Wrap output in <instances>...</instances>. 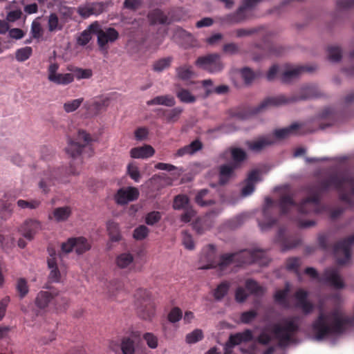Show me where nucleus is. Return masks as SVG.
<instances>
[{
    "label": "nucleus",
    "mask_w": 354,
    "mask_h": 354,
    "mask_svg": "<svg viewBox=\"0 0 354 354\" xmlns=\"http://www.w3.org/2000/svg\"><path fill=\"white\" fill-rule=\"evenodd\" d=\"M343 185L351 188V194L354 196V177L345 172H333L315 183L306 186L305 191L308 196L297 204L292 195L281 196L278 206L281 215H286L291 209L296 208L301 215L319 214L324 209L321 203L322 195L331 189H342Z\"/></svg>",
    "instance_id": "nucleus-1"
},
{
    "label": "nucleus",
    "mask_w": 354,
    "mask_h": 354,
    "mask_svg": "<svg viewBox=\"0 0 354 354\" xmlns=\"http://www.w3.org/2000/svg\"><path fill=\"white\" fill-rule=\"evenodd\" d=\"M354 325V316L349 317L338 309L328 314L319 312L312 324V329L317 340L320 341L330 335L344 333L348 326Z\"/></svg>",
    "instance_id": "nucleus-2"
},
{
    "label": "nucleus",
    "mask_w": 354,
    "mask_h": 354,
    "mask_svg": "<svg viewBox=\"0 0 354 354\" xmlns=\"http://www.w3.org/2000/svg\"><path fill=\"white\" fill-rule=\"evenodd\" d=\"M321 96V91L316 85L307 84L301 87L297 94L290 96L281 94L266 98L255 108L254 112H261L269 106H279Z\"/></svg>",
    "instance_id": "nucleus-3"
},
{
    "label": "nucleus",
    "mask_w": 354,
    "mask_h": 354,
    "mask_svg": "<svg viewBox=\"0 0 354 354\" xmlns=\"http://www.w3.org/2000/svg\"><path fill=\"white\" fill-rule=\"evenodd\" d=\"M266 251L262 250H243L238 252L224 254L216 261V268L223 270L232 263L237 266L257 263L266 264L268 263Z\"/></svg>",
    "instance_id": "nucleus-4"
},
{
    "label": "nucleus",
    "mask_w": 354,
    "mask_h": 354,
    "mask_svg": "<svg viewBox=\"0 0 354 354\" xmlns=\"http://www.w3.org/2000/svg\"><path fill=\"white\" fill-rule=\"evenodd\" d=\"M299 319L298 316H293L283 318L281 323L273 324L271 331L281 346H286L292 341V337L299 330Z\"/></svg>",
    "instance_id": "nucleus-5"
},
{
    "label": "nucleus",
    "mask_w": 354,
    "mask_h": 354,
    "mask_svg": "<svg viewBox=\"0 0 354 354\" xmlns=\"http://www.w3.org/2000/svg\"><path fill=\"white\" fill-rule=\"evenodd\" d=\"M79 171L71 163L70 168L66 169L62 167L53 171H49L44 174L39 182V187L44 192L46 193L49 191V187L53 186L56 183H66L69 182V175H77Z\"/></svg>",
    "instance_id": "nucleus-6"
},
{
    "label": "nucleus",
    "mask_w": 354,
    "mask_h": 354,
    "mask_svg": "<svg viewBox=\"0 0 354 354\" xmlns=\"http://www.w3.org/2000/svg\"><path fill=\"white\" fill-rule=\"evenodd\" d=\"M135 306L138 316L145 320H151L155 315V305L150 292L138 289L135 293Z\"/></svg>",
    "instance_id": "nucleus-7"
},
{
    "label": "nucleus",
    "mask_w": 354,
    "mask_h": 354,
    "mask_svg": "<svg viewBox=\"0 0 354 354\" xmlns=\"http://www.w3.org/2000/svg\"><path fill=\"white\" fill-rule=\"evenodd\" d=\"M50 303H53L57 309L65 308L68 299L58 292L40 291L35 299V305L41 309L46 308Z\"/></svg>",
    "instance_id": "nucleus-8"
},
{
    "label": "nucleus",
    "mask_w": 354,
    "mask_h": 354,
    "mask_svg": "<svg viewBox=\"0 0 354 354\" xmlns=\"http://www.w3.org/2000/svg\"><path fill=\"white\" fill-rule=\"evenodd\" d=\"M195 65L209 73H219L224 68L221 57L218 53H209L200 56L196 59Z\"/></svg>",
    "instance_id": "nucleus-9"
},
{
    "label": "nucleus",
    "mask_w": 354,
    "mask_h": 354,
    "mask_svg": "<svg viewBox=\"0 0 354 354\" xmlns=\"http://www.w3.org/2000/svg\"><path fill=\"white\" fill-rule=\"evenodd\" d=\"M354 244V234L338 241L333 247L337 263L344 266L349 263L351 258V247Z\"/></svg>",
    "instance_id": "nucleus-10"
},
{
    "label": "nucleus",
    "mask_w": 354,
    "mask_h": 354,
    "mask_svg": "<svg viewBox=\"0 0 354 354\" xmlns=\"http://www.w3.org/2000/svg\"><path fill=\"white\" fill-rule=\"evenodd\" d=\"M93 139L89 133L84 130H80L75 140H70L66 149V153L72 158H77L82 152L83 148L88 146Z\"/></svg>",
    "instance_id": "nucleus-11"
},
{
    "label": "nucleus",
    "mask_w": 354,
    "mask_h": 354,
    "mask_svg": "<svg viewBox=\"0 0 354 354\" xmlns=\"http://www.w3.org/2000/svg\"><path fill=\"white\" fill-rule=\"evenodd\" d=\"M91 245L88 242V240L83 237H72L69 238L66 242L63 243L61 246L62 252L64 253H69L73 251V249L78 254H82L89 250Z\"/></svg>",
    "instance_id": "nucleus-12"
},
{
    "label": "nucleus",
    "mask_w": 354,
    "mask_h": 354,
    "mask_svg": "<svg viewBox=\"0 0 354 354\" xmlns=\"http://www.w3.org/2000/svg\"><path fill=\"white\" fill-rule=\"evenodd\" d=\"M141 339L139 330H131L120 339V349L122 354H135L136 345Z\"/></svg>",
    "instance_id": "nucleus-13"
},
{
    "label": "nucleus",
    "mask_w": 354,
    "mask_h": 354,
    "mask_svg": "<svg viewBox=\"0 0 354 354\" xmlns=\"http://www.w3.org/2000/svg\"><path fill=\"white\" fill-rule=\"evenodd\" d=\"M319 281L327 283L337 290L342 289L345 286L339 270L333 267L324 270L322 277L319 278Z\"/></svg>",
    "instance_id": "nucleus-14"
},
{
    "label": "nucleus",
    "mask_w": 354,
    "mask_h": 354,
    "mask_svg": "<svg viewBox=\"0 0 354 354\" xmlns=\"http://www.w3.org/2000/svg\"><path fill=\"white\" fill-rule=\"evenodd\" d=\"M274 201L270 198H266V204L263 209V221H259V225L262 231H266L272 228L277 223V219L272 215V207Z\"/></svg>",
    "instance_id": "nucleus-15"
},
{
    "label": "nucleus",
    "mask_w": 354,
    "mask_h": 354,
    "mask_svg": "<svg viewBox=\"0 0 354 354\" xmlns=\"http://www.w3.org/2000/svg\"><path fill=\"white\" fill-rule=\"evenodd\" d=\"M139 197V192L137 188L128 187L120 188L115 195V201L117 204L124 205L129 202L136 201Z\"/></svg>",
    "instance_id": "nucleus-16"
},
{
    "label": "nucleus",
    "mask_w": 354,
    "mask_h": 354,
    "mask_svg": "<svg viewBox=\"0 0 354 354\" xmlns=\"http://www.w3.org/2000/svg\"><path fill=\"white\" fill-rule=\"evenodd\" d=\"M119 38V32L114 28H105L98 35L97 43L100 50H106L109 43H113Z\"/></svg>",
    "instance_id": "nucleus-17"
},
{
    "label": "nucleus",
    "mask_w": 354,
    "mask_h": 354,
    "mask_svg": "<svg viewBox=\"0 0 354 354\" xmlns=\"http://www.w3.org/2000/svg\"><path fill=\"white\" fill-rule=\"evenodd\" d=\"M107 106L108 100L106 99H92L85 102L83 107L88 117H93L100 114Z\"/></svg>",
    "instance_id": "nucleus-18"
},
{
    "label": "nucleus",
    "mask_w": 354,
    "mask_h": 354,
    "mask_svg": "<svg viewBox=\"0 0 354 354\" xmlns=\"http://www.w3.org/2000/svg\"><path fill=\"white\" fill-rule=\"evenodd\" d=\"M41 230V223L35 219L26 220L20 227L19 232L24 237L31 241L35 235Z\"/></svg>",
    "instance_id": "nucleus-19"
},
{
    "label": "nucleus",
    "mask_w": 354,
    "mask_h": 354,
    "mask_svg": "<svg viewBox=\"0 0 354 354\" xmlns=\"http://www.w3.org/2000/svg\"><path fill=\"white\" fill-rule=\"evenodd\" d=\"M239 168L233 164L228 162L218 167V184L225 185L230 180L236 177V171Z\"/></svg>",
    "instance_id": "nucleus-20"
},
{
    "label": "nucleus",
    "mask_w": 354,
    "mask_h": 354,
    "mask_svg": "<svg viewBox=\"0 0 354 354\" xmlns=\"http://www.w3.org/2000/svg\"><path fill=\"white\" fill-rule=\"evenodd\" d=\"M308 292L303 289H299L295 293L296 307L301 309L306 315L310 314L314 309V305L308 300Z\"/></svg>",
    "instance_id": "nucleus-21"
},
{
    "label": "nucleus",
    "mask_w": 354,
    "mask_h": 354,
    "mask_svg": "<svg viewBox=\"0 0 354 354\" xmlns=\"http://www.w3.org/2000/svg\"><path fill=\"white\" fill-rule=\"evenodd\" d=\"M275 139L273 136L267 135L260 137L256 140L247 142V146L252 151H260L266 147L273 145Z\"/></svg>",
    "instance_id": "nucleus-22"
},
{
    "label": "nucleus",
    "mask_w": 354,
    "mask_h": 354,
    "mask_svg": "<svg viewBox=\"0 0 354 354\" xmlns=\"http://www.w3.org/2000/svg\"><path fill=\"white\" fill-rule=\"evenodd\" d=\"M247 17V12L240 6L234 12L223 16L221 21L223 24H237L244 21Z\"/></svg>",
    "instance_id": "nucleus-23"
},
{
    "label": "nucleus",
    "mask_w": 354,
    "mask_h": 354,
    "mask_svg": "<svg viewBox=\"0 0 354 354\" xmlns=\"http://www.w3.org/2000/svg\"><path fill=\"white\" fill-rule=\"evenodd\" d=\"M285 231L283 228H280L278 231L277 241L280 242L282 250L286 251L296 248L300 244L299 239L295 236L284 237Z\"/></svg>",
    "instance_id": "nucleus-24"
},
{
    "label": "nucleus",
    "mask_w": 354,
    "mask_h": 354,
    "mask_svg": "<svg viewBox=\"0 0 354 354\" xmlns=\"http://www.w3.org/2000/svg\"><path fill=\"white\" fill-rule=\"evenodd\" d=\"M315 68L308 66H297L284 71L281 75V81L283 83H289L292 80L297 78L302 72H311Z\"/></svg>",
    "instance_id": "nucleus-25"
},
{
    "label": "nucleus",
    "mask_w": 354,
    "mask_h": 354,
    "mask_svg": "<svg viewBox=\"0 0 354 354\" xmlns=\"http://www.w3.org/2000/svg\"><path fill=\"white\" fill-rule=\"evenodd\" d=\"M183 111V109L180 107H175L172 109H160L158 115L167 123H174L178 120Z\"/></svg>",
    "instance_id": "nucleus-26"
},
{
    "label": "nucleus",
    "mask_w": 354,
    "mask_h": 354,
    "mask_svg": "<svg viewBox=\"0 0 354 354\" xmlns=\"http://www.w3.org/2000/svg\"><path fill=\"white\" fill-rule=\"evenodd\" d=\"M216 254V247L209 244L202 252L201 259H204L207 261V264L201 267L202 269H209L216 268V261L214 260Z\"/></svg>",
    "instance_id": "nucleus-27"
},
{
    "label": "nucleus",
    "mask_w": 354,
    "mask_h": 354,
    "mask_svg": "<svg viewBox=\"0 0 354 354\" xmlns=\"http://www.w3.org/2000/svg\"><path fill=\"white\" fill-rule=\"evenodd\" d=\"M71 214V209L68 206L57 207L53 209L52 213L49 214L48 219L54 220L59 223L66 221Z\"/></svg>",
    "instance_id": "nucleus-28"
},
{
    "label": "nucleus",
    "mask_w": 354,
    "mask_h": 354,
    "mask_svg": "<svg viewBox=\"0 0 354 354\" xmlns=\"http://www.w3.org/2000/svg\"><path fill=\"white\" fill-rule=\"evenodd\" d=\"M147 17L151 25L169 24L167 15L159 8L151 10L148 13Z\"/></svg>",
    "instance_id": "nucleus-29"
},
{
    "label": "nucleus",
    "mask_w": 354,
    "mask_h": 354,
    "mask_svg": "<svg viewBox=\"0 0 354 354\" xmlns=\"http://www.w3.org/2000/svg\"><path fill=\"white\" fill-rule=\"evenodd\" d=\"M301 125L298 123H293L289 127L276 129L274 131V136L278 139H283L291 135H299Z\"/></svg>",
    "instance_id": "nucleus-30"
},
{
    "label": "nucleus",
    "mask_w": 354,
    "mask_h": 354,
    "mask_svg": "<svg viewBox=\"0 0 354 354\" xmlns=\"http://www.w3.org/2000/svg\"><path fill=\"white\" fill-rule=\"evenodd\" d=\"M154 153V149L147 145L132 148L130 151L131 157L133 158H147L151 157Z\"/></svg>",
    "instance_id": "nucleus-31"
},
{
    "label": "nucleus",
    "mask_w": 354,
    "mask_h": 354,
    "mask_svg": "<svg viewBox=\"0 0 354 354\" xmlns=\"http://www.w3.org/2000/svg\"><path fill=\"white\" fill-rule=\"evenodd\" d=\"M48 268L50 270L48 279L51 283H59L61 281V273L57 266V260L53 258L47 259Z\"/></svg>",
    "instance_id": "nucleus-32"
},
{
    "label": "nucleus",
    "mask_w": 354,
    "mask_h": 354,
    "mask_svg": "<svg viewBox=\"0 0 354 354\" xmlns=\"http://www.w3.org/2000/svg\"><path fill=\"white\" fill-rule=\"evenodd\" d=\"M195 202L201 207H207L215 203V201L210 197L209 191L207 189L198 191L195 196Z\"/></svg>",
    "instance_id": "nucleus-33"
},
{
    "label": "nucleus",
    "mask_w": 354,
    "mask_h": 354,
    "mask_svg": "<svg viewBox=\"0 0 354 354\" xmlns=\"http://www.w3.org/2000/svg\"><path fill=\"white\" fill-rule=\"evenodd\" d=\"M147 104L148 106L163 105L172 107L176 104V100L174 96L171 95H159L147 101Z\"/></svg>",
    "instance_id": "nucleus-34"
},
{
    "label": "nucleus",
    "mask_w": 354,
    "mask_h": 354,
    "mask_svg": "<svg viewBox=\"0 0 354 354\" xmlns=\"http://www.w3.org/2000/svg\"><path fill=\"white\" fill-rule=\"evenodd\" d=\"M231 156L232 161L230 163L233 164L238 168H241L242 163L246 160L247 154L245 151L238 147H233L230 149Z\"/></svg>",
    "instance_id": "nucleus-35"
},
{
    "label": "nucleus",
    "mask_w": 354,
    "mask_h": 354,
    "mask_svg": "<svg viewBox=\"0 0 354 354\" xmlns=\"http://www.w3.org/2000/svg\"><path fill=\"white\" fill-rule=\"evenodd\" d=\"M133 260V256L131 253L124 252L116 257L115 263L120 269L130 268Z\"/></svg>",
    "instance_id": "nucleus-36"
},
{
    "label": "nucleus",
    "mask_w": 354,
    "mask_h": 354,
    "mask_svg": "<svg viewBox=\"0 0 354 354\" xmlns=\"http://www.w3.org/2000/svg\"><path fill=\"white\" fill-rule=\"evenodd\" d=\"M262 53L261 55L254 56L253 59L255 61H259L264 57L278 56L281 53V48L275 46L272 44L266 45V48L261 49Z\"/></svg>",
    "instance_id": "nucleus-37"
},
{
    "label": "nucleus",
    "mask_w": 354,
    "mask_h": 354,
    "mask_svg": "<svg viewBox=\"0 0 354 354\" xmlns=\"http://www.w3.org/2000/svg\"><path fill=\"white\" fill-rule=\"evenodd\" d=\"M290 292V286L288 283H286L285 288L282 290H278L274 295V299L275 302L279 304L288 307V296Z\"/></svg>",
    "instance_id": "nucleus-38"
},
{
    "label": "nucleus",
    "mask_w": 354,
    "mask_h": 354,
    "mask_svg": "<svg viewBox=\"0 0 354 354\" xmlns=\"http://www.w3.org/2000/svg\"><path fill=\"white\" fill-rule=\"evenodd\" d=\"M106 227L111 241L117 242L121 239L119 226L117 223L109 221L106 224Z\"/></svg>",
    "instance_id": "nucleus-39"
},
{
    "label": "nucleus",
    "mask_w": 354,
    "mask_h": 354,
    "mask_svg": "<svg viewBox=\"0 0 354 354\" xmlns=\"http://www.w3.org/2000/svg\"><path fill=\"white\" fill-rule=\"evenodd\" d=\"M245 288L251 295L256 296H261L265 292L264 288L253 279L246 280Z\"/></svg>",
    "instance_id": "nucleus-40"
},
{
    "label": "nucleus",
    "mask_w": 354,
    "mask_h": 354,
    "mask_svg": "<svg viewBox=\"0 0 354 354\" xmlns=\"http://www.w3.org/2000/svg\"><path fill=\"white\" fill-rule=\"evenodd\" d=\"M176 94L179 100L183 103L191 104L196 100V97L186 88H180L178 89Z\"/></svg>",
    "instance_id": "nucleus-41"
},
{
    "label": "nucleus",
    "mask_w": 354,
    "mask_h": 354,
    "mask_svg": "<svg viewBox=\"0 0 354 354\" xmlns=\"http://www.w3.org/2000/svg\"><path fill=\"white\" fill-rule=\"evenodd\" d=\"M192 227L197 234H202L210 228L211 225L206 218H198L194 221Z\"/></svg>",
    "instance_id": "nucleus-42"
},
{
    "label": "nucleus",
    "mask_w": 354,
    "mask_h": 354,
    "mask_svg": "<svg viewBox=\"0 0 354 354\" xmlns=\"http://www.w3.org/2000/svg\"><path fill=\"white\" fill-rule=\"evenodd\" d=\"M74 80V75L72 73H57L50 81L57 84L67 85Z\"/></svg>",
    "instance_id": "nucleus-43"
},
{
    "label": "nucleus",
    "mask_w": 354,
    "mask_h": 354,
    "mask_svg": "<svg viewBox=\"0 0 354 354\" xmlns=\"http://www.w3.org/2000/svg\"><path fill=\"white\" fill-rule=\"evenodd\" d=\"M230 284L227 281H223L217 286L214 290L213 296L217 301L221 300L228 292Z\"/></svg>",
    "instance_id": "nucleus-44"
},
{
    "label": "nucleus",
    "mask_w": 354,
    "mask_h": 354,
    "mask_svg": "<svg viewBox=\"0 0 354 354\" xmlns=\"http://www.w3.org/2000/svg\"><path fill=\"white\" fill-rule=\"evenodd\" d=\"M172 60L173 58L171 57H167L156 61L153 64V71L156 72H161L163 70L168 68L170 66Z\"/></svg>",
    "instance_id": "nucleus-45"
},
{
    "label": "nucleus",
    "mask_w": 354,
    "mask_h": 354,
    "mask_svg": "<svg viewBox=\"0 0 354 354\" xmlns=\"http://www.w3.org/2000/svg\"><path fill=\"white\" fill-rule=\"evenodd\" d=\"M16 290L20 299L24 298L29 292L28 282L24 278H19L17 281Z\"/></svg>",
    "instance_id": "nucleus-46"
},
{
    "label": "nucleus",
    "mask_w": 354,
    "mask_h": 354,
    "mask_svg": "<svg viewBox=\"0 0 354 354\" xmlns=\"http://www.w3.org/2000/svg\"><path fill=\"white\" fill-rule=\"evenodd\" d=\"M84 102V98L80 97L66 102L63 105V109L66 113H72L78 109Z\"/></svg>",
    "instance_id": "nucleus-47"
},
{
    "label": "nucleus",
    "mask_w": 354,
    "mask_h": 354,
    "mask_svg": "<svg viewBox=\"0 0 354 354\" xmlns=\"http://www.w3.org/2000/svg\"><path fill=\"white\" fill-rule=\"evenodd\" d=\"M176 74L179 79L187 80L193 76L194 72L192 69V66L184 65L176 68Z\"/></svg>",
    "instance_id": "nucleus-48"
},
{
    "label": "nucleus",
    "mask_w": 354,
    "mask_h": 354,
    "mask_svg": "<svg viewBox=\"0 0 354 354\" xmlns=\"http://www.w3.org/2000/svg\"><path fill=\"white\" fill-rule=\"evenodd\" d=\"M189 199L187 196L179 194L175 196L173 203V207L175 209H186L188 207Z\"/></svg>",
    "instance_id": "nucleus-49"
},
{
    "label": "nucleus",
    "mask_w": 354,
    "mask_h": 354,
    "mask_svg": "<svg viewBox=\"0 0 354 354\" xmlns=\"http://www.w3.org/2000/svg\"><path fill=\"white\" fill-rule=\"evenodd\" d=\"M17 204L21 209H35L41 205V201L39 199H31L30 201L18 200Z\"/></svg>",
    "instance_id": "nucleus-50"
},
{
    "label": "nucleus",
    "mask_w": 354,
    "mask_h": 354,
    "mask_svg": "<svg viewBox=\"0 0 354 354\" xmlns=\"http://www.w3.org/2000/svg\"><path fill=\"white\" fill-rule=\"evenodd\" d=\"M342 49L337 46L328 47V59L333 62H338L342 59Z\"/></svg>",
    "instance_id": "nucleus-51"
},
{
    "label": "nucleus",
    "mask_w": 354,
    "mask_h": 354,
    "mask_svg": "<svg viewBox=\"0 0 354 354\" xmlns=\"http://www.w3.org/2000/svg\"><path fill=\"white\" fill-rule=\"evenodd\" d=\"M48 28L50 32H55L62 29V26L59 24V18L55 13H50L48 19Z\"/></svg>",
    "instance_id": "nucleus-52"
},
{
    "label": "nucleus",
    "mask_w": 354,
    "mask_h": 354,
    "mask_svg": "<svg viewBox=\"0 0 354 354\" xmlns=\"http://www.w3.org/2000/svg\"><path fill=\"white\" fill-rule=\"evenodd\" d=\"M32 49L30 46H26L18 49L15 53V57L18 62H25L31 56Z\"/></svg>",
    "instance_id": "nucleus-53"
},
{
    "label": "nucleus",
    "mask_w": 354,
    "mask_h": 354,
    "mask_svg": "<svg viewBox=\"0 0 354 354\" xmlns=\"http://www.w3.org/2000/svg\"><path fill=\"white\" fill-rule=\"evenodd\" d=\"M149 232V228L144 225H141L133 230V237L136 240L141 241L145 239L148 236Z\"/></svg>",
    "instance_id": "nucleus-54"
},
{
    "label": "nucleus",
    "mask_w": 354,
    "mask_h": 354,
    "mask_svg": "<svg viewBox=\"0 0 354 354\" xmlns=\"http://www.w3.org/2000/svg\"><path fill=\"white\" fill-rule=\"evenodd\" d=\"M203 338V331L201 329H195L186 335V342L188 344H195Z\"/></svg>",
    "instance_id": "nucleus-55"
},
{
    "label": "nucleus",
    "mask_w": 354,
    "mask_h": 354,
    "mask_svg": "<svg viewBox=\"0 0 354 354\" xmlns=\"http://www.w3.org/2000/svg\"><path fill=\"white\" fill-rule=\"evenodd\" d=\"M183 317V312L178 307H174L171 308L167 315L168 321L171 323H176L180 321Z\"/></svg>",
    "instance_id": "nucleus-56"
},
{
    "label": "nucleus",
    "mask_w": 354,
    "mask_h": 354,
    "mask_svg": "<svg viewBox=\"0 0 354 354\" xmlns=\"http://www.w3.org/2000/svg\"><path fill=\"white\" fill-rule=\"evenodd\" d=\"M162 215L160 212L153 211L148 213L145 216V223L149 225H153L161 219Z\"/></svg>",
    "instance_id": "nucleus-57"
},
{
    "label": "nucleus",
    "mask_w": 354,
    "mask_h": 354,
    "mask_svg": "<svg viewBox=\"0 0 354 354\" xmlns=\"http://www.w3.org/2000/svg\"><path fill=\"white\" fill-rule=\"evenodd\" d=\"M30 32L32 37L35 39H39L42 37L44 32L43 28L40 22L37 19L32 22Z\"/></svg>",
    "instance_id": "nucleus-58"
},
{
    "label": "nucleus",
    "mask_w": 354,
    "mask_h": 354,
    "mask_svg": "<svg viewBox=\"0 0 354 354\" xmlns=\"http://www.w3.org/2000/svg\"><path fill=\"white\" fill-rule=\"evenodd\" d=\"M346 185H342V189H334L335 190L339 192V198L341 201L346 203L348 204L350 207H353L354 205L353 201L350 197L349 194L346 193Z\"/></svg>",
    "instance_id": "nucleus-59"
},
{
    "label": "nucleus",
    "mask_w": 354,
    "mask_h": 354,
    "mask_svg": "<svg viewBox=\"0 0 354 354\" xmlns=\"http://www.w3.org/2000/svg\"><path fill=\"white\" fill-rule=\"evenodd\" d=\"M182 243L185 248L193 250L194 248V242L192 235L187 231L182 232Z\"/></svg>",
    "instance_id": "nucleus-60"
},
{
    "label": "nucleus",
    "mask_w": 354,
    "mask_h": 354,
    "mask_svg": "<svg viewBox=\"0 0 354 354\" xmlns=\"http://www.w3.org/2000/svg\"><path fill=\"white\" fill-rule=\"evenodd\" d=\"M89 4L93 15H99L102 14L107 6L106 3L98 1L89 3Z\"/></svg>",
    "instance_id": "nucleus-61"
},
{
    "label": "nucleus",
    "mask_w": 354,
    "mask_h": 354,
    "mask_svg": "<svg viewBox=\"0 0 354 354\" xmlns=\"http://www.w3.org/2000/svg\"><path fill=\"white\" fill-rule=\"evenodd\" d=\"M301 261L298 257H292L287 259L286 263V269L290 271L298 272Z\"/></svg>",
    "instance_id": "nucleus-62"
},
{
    "label": "nucleus",
    "mask_w": 354,
    "mask_h": 354,
    "mask_svg": "<svg viewBox=\"0 0 354 354\" xmlns=\"http://www.w3.org/2000/svg\"><path fill=\"white\" fill-rule=\"evenodd\" d=\"M143 339L145 340L147 346L151 348H156L158 346V337L151 333H146L143 335Z\"/></svg>",
    "instance_id": "nucleus-63"
},
{
    "label": "nucleus",
    "mask_w": 354,
    "mask_h": 354,
    "mask_svg": "<svg viewBox=\"0 0 354 354\" xmlns=\"http://www.w3.org/2000/svg\"><path fill=\"white\" fill-rule=\"evenodd\" d=\"M257 316V312L254 310H250L241 313V321L243 324H249Z\"/></svg>",
    "instance_id": "nucleus-64"
}]
</instances>
